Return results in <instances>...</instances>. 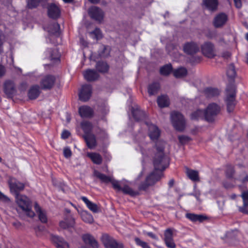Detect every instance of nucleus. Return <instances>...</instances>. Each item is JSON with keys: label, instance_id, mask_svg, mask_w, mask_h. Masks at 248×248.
<instances>
[{"label": "nucleus", "instance_id": "obj_1", "mask_svg": "<svg viewBox=\"0 0 248 248\" xmlns=\"http://www.w3.org/2000/svg\"><path fill=\"white\" fill-rule=\"evenodd\" d=\"M131 113L134 119L137 121V124L135 125L140 127L139 130L138 134L134 137L135 149L140 152L143 159L150 157L152 155L153 152L151 149L152 145L150 143L146 142L145 140L146 131L144 129L147 128L148 129V135L150 140L153 141H155V155H157V143L159 141L163 142V149H164L166 143L162 140H158L161 134V131L158 127L155 124L151 123L146 120V115L145 112L140 110L138 106L132 107L131 108Z\"/></svg>", "mask_w": 248, "mask_h": 248}, {"label": "nucleus", "instance_id": "obj_2", "mask_svg": "<svg viewBox=\"0 0 248 248\" xmlns=\"http://www.w3.org/2000/svg\"><path fill=\"white\" fill-rule=\"evenodd\" d=\"M163 142L159 141L157 144V155H154L153 163L155 170L146 178L144 183L141 184L139 187L140 190H145L148 186L155 184L162 176V171L168 166V159L163 153Z\"/></svg>", "mask_w": 248, "mask_h": 248}, {"label": "nucleus", "instance_id": "obj_3", "mask_svg": "<svg viewBox=\"0 0 248 248\" xmlns=\"http://www.w3.org/2000/svg\"><path fill=\"white\" fill-rule=\"evenodd\" d=\"M93 175L98 178L102 183H111L113 188L118 191H122L124 194L131 196H136L139 194L138 191L133 190L127 185H124L122 182L115 180L112 176H107L96 170H94Z\"/></svg>", "mask_w": 248, "mask_h": 248}, {"label": "nucleus", "instance_id": "obj_4", "mask_svg": "<svg viewBox=\"0 0 248 248\" xmlns=\"http://www.w3.org/2000/svg\"><path fill=\"white\" fill-rule=\"evenodd\" d=\"M16 202L18 206V212L20 210L31 218L35 216V213L31 209V201L28 197L23 195H17L16 196Z\"/></svg>", "mask_w": 248, "mask_h": 248}, {"label": "nucleus", "instance_id": "obj_5", "mask_svg": "<svg viewBox=\"0 0 248 248\" xmlns=\"http://www.w3.org/2000/svg\"><path fill=\"white\" fill-rule=\"evenodd\" d=\"M81 127L84 132L83 136L88 147L90 149L94 148L96 145L95 136L91 133L93 128L92 124L88 121H83L81 123Z\"/></svg>", "mask_w": 248, "mask_h": 248}, {"label": "nucleus", "instance_id": "obj_6", "mask_svg": "<svg viewBox=\"0 0 248 248\" xmlns=\"http://www.w3.org/2000/svg\"><path fill=\"white\" fill-rule=\"evenodd\" d=\"M221 107L215 103L209 104L204 110L205 120L209 122H212L220 113Z\"/></svg>", "mask_w": 248, "mask_h": 248}, {"label": "nucleus", "instance_id": "obj_7", "mask_svg": "<svg viewBox=\"0 0 248 248\" xmlns=\"http://www.w3.org/2000/svg\"><path fill=\"white\" fill-rule=\"evenodd\" d=\"M171 121L173 127L178 131H182L185 127V120L183 116L179 112L173 111L171 113Z\"/></svg>", "mask_w": 248, "mask_h": 248}, {"label": "nucleus", "instance_id": "obj_8", "mask_svg": "<svg viewBox=\"0 0 248 248\" xmlns=\"http://www.w3.org/2000/svg\"><path fill=\"white\" fill-rule=\"evenodd\" d=\"M227 109L229 112L232 111L235 105V89L233 86H228L226 89Z\"/></svg>", "mask_w": 248, "mask_h": 248}, {"label": "nucleus", "instance_id": "obj_9", "mask_svg": "<svg viewBox=\"0 0 248 248\" xmlns=\"http://www.w3.org/2000/svg\"><path fill=\"white\" fill-rule=\"evenodd\" d=\"M101 240L105 248H124L123 243L117 242L108 234L103 235Z\"/></svg>", "mask_w": 248, "mask_h": 248}, {"label": "nucleus", "instance_id": "obj_10", "mask_svg": "<svg viewBox=\"0 0 248 248\" xmlns=\"http://www.w3.org/2000/svg\"><path fill=\"white\" fill-rule=\"evenodd\" d=\"M46 58L48 59L54 64H58L60 62V53L57 47H49L45 52Z\"/></svg>", "mask_w": 248, "mask_h": 248}, {"label": "nucleus", "instance_id": "obj_11", "mask_svg": "<svg viewBox=\"0 0 248 248\" xmlns=\"http://www.w3.org/2000/svg\"><path fill=\"white\" fill-rule=\"evenodd\" d=\"M56 78L52 75L44 76L40 81L41 88L44 90L50 89L54 85Z\"/></svg>", "mask_w": 248, "mask_h": 248}, {"label": "nucleus", "instance_id": "obj_12", "mask_svg": "<svg viewBox=\"0 0 248 248\" xmlns=\"http://www.w3.org/2000/svg\"><path fill=\"white\" fill-rule=\"evenodd\" d=\"M9 186L11 192L14 194L16 196L19 195L18 192L22 190L24 188V185L17 181L14 178H10L8 181Z\"/></svg>", "mask_w": 248, "mask_h": 248}, {"label": "nucleus", "instance_id": "obj_13", "mask_svg": "<svg viewBox=\"0 0 248 248\" xmlns=\"http://www.w3.org/2000/svg\"><path fill=\"white\" fill-rule=\"evenodd\" d=\"M3 91L9 98H12L16 93L15 83L11 80H6L3 83Z\"/></svg>", "mask_w": 248, "mask_h": 248}, {"label": "nucleus", "instance_id": "obj_14", "mask_svg": "<svg viewBox=\"0 0 248 248\" xmlns=\"http://www.w3.org/2000/svg\"><path fill=\"white\" fill-rule=\"evenodd\" d=\"M92 93V89L91 85L88 84L82 85L78 94L80 100L83 102L88 101L91 96Z\"/></svg>", "mask_w": 248, "mask_h": 248}, {"label": "nucleus", "instance_id": "obj_15", "mask_svg": "<svg viewBox=\"0 0 248 248\" xmlns=\"http://www.w3.org/2000/svg\"><path fill=\"white\" fill-rule=\"evenodd\" d=\"M200 47H183L184 51L189 55L188 58L190 62L192 63L199 62L201 60V58L196 56V53L199 50Z\"/></svg>", "mask_w": 248, "mask_h": 248}, {"label": "nucleus", "instance_id": "obj_16", "mask_svg": "<svg viewBox=\"0 0 248 248\" xmlns=\"http://www.w3.org/2000/svg\"><path fill=\"white\" fill-rule=\"evenodd\" d=\"M88 14L92 18L99 21L103 19L104 16L102 10L96 6L90 7L88 10Z\"/></svg>", "mask_w": 248, "mask_h": 248}, {"label": "nucleus", "instance_id": "obj_17", "mask_svg": "<svg viewBox=\"0 0 248 248\" xmlns=\"http://www.w3.org/2000/svg\"><path fill=\"white\" fill-rule=\"evenodd\" d=\"M51 240L57 248H69L68 243L63 238L57 235H52Z\"/></svg>", "mask_w": 248, "mask_h": 248}, {"label": "nucleus", "instance_id": "obj_18", "mask_svg": "<svg viewBox=\"0 0 248 248\" xmlns=\"http://www.w3.org/2000/svg\"><path fill=\"white\" fill-rule=\"evenodd\" d=\"M228 20L227 16L224 13H219L214 18L213 24L216 28L221 27L223 26Z\"/></svg>", "mask_w": 248, "mask_h": 248}, {"label": "nucleus", "instance_id": "obj_19", "mask_svg": "<svg viewBox=\"0 0 248 248\" xmlns=\"http://www.w3.org/2000/svg\"><path fill=\"white\" fill-rule=\"evenodd\" d=\"M81 199L85 203L88 208L93 213H97L100 210V207L97 204L90 201L86 197L82 196Z\"/></svg>", "mask_w": 248, "mask_h": 248}, {"label": "nucleus", "instance_id": "obj_20", "mask_svg": "<svg viewBox=\"0 0 248 248\" xmlns=\"http://www.w3.org/2000/svg\"><path fill=\"white\" fill-rule=\"evenodd\" d=\"M75 219L72 217H65L59 223L60 227L63 229L72 228L75 225Z\"/></svg>", "mask_w": 248, "mask_h": 248}, {"label": "nucleus", "instance_id": "obj_21", "mask_svg": "<svg viewBox=\"0 0 248 248\" xmlns=\"http://www.w3.org/2000/svg\"><path fill=\"white\" fill-rule=\"evenodd\" d=\"M78 112L82 118L91 117L93 115V110L87 106H82L79 108Z\"/></svg>", "mask_w": 248, "mask_h": 248}, {"label": "nucleus", "instance_id": "obj_22", "mask_svg": "<svg viewBox=\"0 0 248 248\" xmlns=\"http://www.w3.org/2000/svg\"><path fill=\"white\" fill-rule=\"evenodd\" d=\"M48 15L52 18H57L60 15L59 7L55 4H50L48 8Z\"/></svg>", "mask_w": 248, "mask_h": 248}, {"label": "nucleus", "instance_id": "obj_23", "mask_svg": "<svg viewBox=\"0 0 248 248\" xmlns=\"http://www.w3.org/2000/svg\"><path fill=\"white\" fill-rule=\"evenodd\" d=\"M34 209L38 214V218L42 223H46L47 222V217L45 211L43 210L37 203L34 204Z\"/></svg>", "mask_w": 248, "mask_h": 248}, {"label": "nucleus", "instance_id": "obj_24", "mask_svg": "<svg viewBox=\"0 0 248 248\" xmlns=\"http://www.w3.org/2000/svg\"><path fill=\"white\" fill-rule=\"evenodd\" d=\"M241 196L243 199V205L239 207V210L243 213L248 214L247 210V207H248V191L242 192Z\"/></svg>", "mask_w": 248, "mask_h": 248}, {"label": "nucleus", "instance_id": "obj_25", "mask_svg": "<svg viewBox=\"0 0 248 248\" xmlns=\"http://www.w3.org/2000/svg\"><path fill=\"white\" fill-rule=\"evenodd\" d=\"M85 79L89 81H92L99 78L98 74L94 70L88 69L83 73Z\"/></svg>", "mask_w": 248, "mask_h": 248}, {"label": "nucleus", "instance_id": "obj_26", "mask_svg": "<svg viewBox=\"0 0 248 248\" xmlns=\"http://www.w3.org/2000/svg\"><path fill=\"white\" fill-rule=\"evenodd\" d=\"M218 4L217 0H203V1L204 7L210 11L216 10Z\"/></svg>", "mask_w": 248, "mask_h": 248}, {"label": "nucleus", "instance_id": "obj_27", "mask_svg": "<svg viewBox=\"0 0 248 248\" xmlns=\"http://www.w3.org/2000/svg\"><path fill=\"white\" fill-rule=\"evenodd\" d=\"M226 75L228 79L231 81L233 82L236 76V72L235 67L233 64H230L227 69Z\"/></svg>", "mask_w": 248, "mask_h": 248}, {"label": "nucleus", "instance_id": "obj_28", "mask_svg": "<svg viewBox=\"0 0 248 248\" xmlns=\"http://www.w3.org/2000/svg\"><path fill=\"white\" fill-rule=\"evenodd\" d=\"M204 93L207 98H213L219 94V91L215 88L207 87L204 90Z\"/></svg>", "mask_w": 248, "mask_h": 248}, {"label": "nucleus", "instance_id": "obj_29", "mask_svg": "<svg viewBox=\"0 0 248 248\" xmlns=\"http://www.w3.org/2000/svg\"><path fill=\"white\" fill-rule=\"evenodd\" d=\"M40 93V87L38 85L32 86L29 91L28 96L30 99H36Z\"/></svg>", "mask_w": 248, "mask_h": 248}, {"label": "nucleus", "instance_id": "obj_30", "mask_svg": "<svg viewBox=\"0 0 248 248\" xmlns=\"http://www.w3.org/2000/svg\"><path fill=\"white\" fill-rule=\"evenodd\" d=\"M186 217L187 218L189 219V220L193 222H195L197 221L202 222V221L206 219V217L204 216L192 213H187L186 215Z\"/></svg>", "mask_w": 248, "mask_h": 248}, {"label": "nucleus", "instance_id": "obj_31", "mask_svg": "<svg viewBox=\"0 0 248 248\" xmlns=\"http://www.w3.org/2000/svg\"><path fill=\"white\" fill-rule=\"evenodd\" d=\"M87 155L96 164H100L102 161L101 156L96 153H87Z\"/></svg>", "mask_w": 248, "mask_h": 248}, {"label": "nucleus", "instance_id": "obj_32", "mask_svg": "<svg viewBox=\"0 0 248 248\" xmlns=\"http://www.w3.org/2000/svg\"><path fill=\"white\" fill-rule=\"evenodd\" d=\"M81 217L83 221L86 223H91L93 221L92 215L88 211L83 210L80 213Z\"/></svg>", "mask_w": 248, "mask_h": 248}, {"label": "nucleus", "instance_id": "obj_33", "mask_svg": "<svg viewBox=\"0 0 248 248\" xmlns=\"http://www.w3.org/2000/svg\"><path fill=\"white\" fill-rule=\"evenodd\" d=\"M158 105L160 108H164L169 106V100L167 95H162L159 96L157 100Z\"/></svg>", "mask_w": 248, "mask_h": 248}, {"label": "nucleus", "instance_id": "obj_34", "mask_svg": "<svg viewBox=\"0 0 248 248\" xmlns=\"http://www.w3.org/2000/svg\"><path fill=\"white\" fill-rule=\"evenodd\" d=\"M160 89V85L157 82H154L149 85L148 92L150 95L156 94Z\"/></svg>", "mask_w": 248, "mask_h": 248}, {"label": "nucleus", "instance_id": "obj_35", "mask_svg": "<svg viewBox=\"0 0 248 248\" xmlns=\"http://www.w3.org/2000/svg\"><path fill=\"white\" fill-rule=\"evenodd\" d=\"M186 174L188 178L194 182L199 181V173L197 170L187 169L186 171Z\"/></svg>", "mask_w": 248, "mask_h": 248}, {"label": "nucleus", "instance_id": "obj_36", "mask_svg": "<svg viewBox=\"0 0 248 248\" xmlns=\"http://www.w3.org/2000/svg\"><path fill=\"white\" fill-rule=\"evenodd\" d=\"M96 68L100 73H106L108 71L109 66L106 62H98L96 63Z\"/></svg>", "mask_w": 248, "mask_h": 248}, {"label": "nucleus", "instance_id": "obj_37", "mask_svg": "<svg viewBox=\"0 0 248 248\" xmlns=\"http://www.w3.org/2000/svg\"><path fill=\"white\" fill-rule=\"evenodd\" d=\"M202 54L208 58H213L215 56L214 47H201Z\"/></svg>", "mask_w": 248, "mask_h": 248}, {"label": "nucleus", "instance_id": "obj_38", "mask_svg": "<svg viewBox=\"0 0 248 248\" xmlns=\"http://www.w3.org/2000/svg\"><path fill=\"white\" fill-rule=\"evenodd\" d=\"M187 70L184 67H179L174 70L173 75L176 78H183L187 74Z\"/></svg>", "mask_w": 248, "mask_h": 248}, {"label": "nucleus", "instance_id": "obj_39", "mask_svg": "<svg viewBox=\"0 0 248 248\" xmlns=\"http://www.w3.org/2000/svg\"><path fill=\"white\" fill-rule=\"evenodd\" d=\"M89 36L91 38L97 41L102 37V34L100 29L96 28L93 31L89 32Z\"/></svg>", "mask_w": 248, "mask_h": 248}, {"label": "nucleus", "instance_id": "obj_40", "mask_svg": "<svg viewBox=\"0 0 248 248\" xmlns=\"http://www.w3.org/2000/svg\"><path fill=\"white\" fill-rule=\"evenodd\" d=\"M172 69L171 64H166L160 68V74L164 76H167L172 71Z\"/></svg>", "mask_w": 248, "mask_h": 248}, {"label": "nucleus", "instance_id": "obj_41", "mask_svg": "<svg viewBox=\"0 0 248 248\" xmlns=\"http://www.w3.org/2000/svg\"><path fill=\"white\" fill-rule=\"evenodd\" d=\"M173 239V231L171 229H168L164 232V241Z\"/></svg>", "mask_w": 248, "mask_h": 248}, {"label": "nucleus", "instance_id": "obj_42", "mask_svg": "<svg viewBox=\"0 0 248 248\" xmlns=\"http://www.w3.org/2000/svg\"><path fill=\"white\" fill-rule=\"evenodd\" d=\"M233 173L234 170L233 167L231 165H228L226 170V175L227 178L228 179H232Z\"/></svg>", "mask_w": 248, "mask_h": 248}, {"label": "nucleus", "instance_id": "obj_43", "mask_svg": "<svg viewBox=\"0 0 248 248\" xmlns=\"http://www.w3.org/2000/svg\"><path fill=\"white\" fill-rule=\"evenodd\" d=\"M100 52L99 54L100 57H106L109 55L110 52V47H101Z\"/></svg>", "mask_w": 248, "mask_h": 248}, {"label": "nucleus", "instance_id": "obj_44", "mask_svg": "<svg viewBox=\"0 0 248 248\" xmlns=\"http://www.w3.org/2000/svg\"><path fill=\"white\" fill-rule=\"evenodd\" d=\"M135 241L137 245L140 246L142 248H150V246L146 242L142 241L138 237L135 238Z\"/></svg>", "mask_w": 248, "mask_h": 248}, {"label": "nucleus", "instance_id": "obj_45", "mask_svg": "<svg viewBox=\"0 0 248 248\" xmlns=\"http://www.w3.org/2000/svg\"><path fill=\"white\" fill-rule=\"evenodd\" d=\"M202 114H204V111L202 110L198 109L191 114V118L192 119H198Z\"/></svg>", "mask_w": 248, "mask_h": 248}, {"label": "nucleus", "instance_id": "obj_46", "mask_svg": "<svg viewBox=\"0 0 248 248\" xmlns=\"http://www.w3.org/2000/svg\"><path fill=\"white\" fill-rule=\"evenodd\" d=\"M40 2V0H28L27 5L29 8H33L37 7Z\"/></svg>", "mask_w": 248, "mask_h": 248}, {"label": "nucleus", "instance_id": "obj_47", "mask_svg": "<svg viewBox=\"0 0 248 248\" xmlns=\"http://www.w3.org/2000/svg\"><path fill=\"white\" fill-rule=\"evenodd\" d=\"M0 202L9 203L10 202V200L8 197L0 192Z\"/></svg>", "mask_w": 248, "mask_h": 248}, {"label": "nucleus", "instance_id": "obj_48", "mask_svg": "<svg viewBox=\"0 0 248 248\" xmlns=\"http://www.w3.org/2000/svg\"><path fill=\"white\" fill-rule=\"evenodd\" d=\"M178 139L179 142L182 144L186 143L190 140V138L186 136H179L178 137Z\"/></svg>", "mask_w": 248, "mask_h": 248}, {"label": "nucleus", "instance_id": "obj_49", "mask_svg": "<svg viewBox=\"0 0 248 248\" xmlns=\"http://www.w3.org/2000/svg\"><path fill=\"white\" fill-rule=\"evenodd\" d=\"M234 181H239L240 182L244 184L247 182H248V176L246 175L245 174H243L241 175L239 178L235 179Z\"/></svg>", "mask_w": 248, "mask_h": 248}, {"label": "nucleus", "instance_id": "obj_50", "mask_svg": "<svg viewBox=\"0 0 248 248\" xmlns=\"http://www.w3.org/2000/svg\"><path fill=\"white\" fill-rule=\"evenodd\" d=\"M166 246L169 248H175L176 245L174 243L173 238L169 240L165 241Z\"/></svg>", "mask_w": 248, "mask_h": 248}, {"label": "nucleus", "instance_id": "obj_51", "mask_svg": "<svg viewBox=\"0 0 248 248\" xmlns=\"http://www.w3.org/2000/svg\"><path fill=\"white\" fill-rule=\"evenodd\" d=\"M63 155L66 158H69L71 156L72 153L69 148H65L63 150Z\"/></svg>", "mask_w": 248, "mask_h": 248}, {"label": "nucleus", "instance_id": "obj_52", "mask_svg": "<svg viewBox=\"0 0 248 248\" xmlns=\"http://www.w3.org/2000/svg\"><path fill=\"white\" fill-rule=\"evenodd\" d=\"M6 67L0 64V78L3 77L6 74Z\"/></svg>", "mask_w": 248, "mask_h": 248}, {"label": "nucleus", "instance_id": "obj_53", "mask_svg": "<svg viewBox=\"0 0 248 248\" xmlns=\"http://www.w3.org/2000/svg\"><path fill=\"white\" fill-rule=\"evenodd\" d=\"M70 132L67 130H64L61 135V137L63 139H67L70 136Z\"/></svg>", "mask_w": 248, "mask_h": 248}, {"label": "nucleus", "instance_id": "obj_54", "mask_svg": "<svg viewBox=\"0 0 248 248\" xmlns=\"http://www.w3.org/2000/svg\"><path fill=\"white\" fill-rule=\"evenodd\" d=\"M191 195H192L195 197V198L197 199L198 201H199V197L200 196L201 193L199 190H195L193 194H191Z\"/></svg>", "mask_w": 248, "mask_h": 248}, {"label": "nucleus", "instance_id": "obj_55", "mask_svg": "<svg viewBox=\"0 0 248 248\" xmlns=\"http://www.w3.org/2000/svg\"><path fill=\"white\" fill-rule=\"evenodd\" d=\"M45 230V228L43 226H38L37 227L35 228V231L37 234V235H40V232H42Z\"/></svg>", "mask_w": 248, "mask_h": 248}, {"label": "nucleus", "instance_id": "obj_56", "mask_svg": "<svg viewBox=\"0 0 248 248\" xmlns=\"http://www.w3.org/2000/svg\"><path fill=\"white\" fill-rule=\"evenodd\" d=\"M231 56V53L229 51H225L222 54L221 56L225 59H228Z\"/></svg>", "mask_w": 248, "mask_h": 248}, {"label": "nucleus", "instance_id": "obj_57", "mask_svg": "<svg viewBox=\"0 0 248 248\" xmlns=\"http://www.w3.org/2000/svg\"><path fill=\"white\" fill-rule=\"evenodd\" d=\"M235 6L237 8H240L242 6L241 0H234Z\"/></svg>", "mask_w": 248, "mask_h": 248}, {"label": "nucleus", "instance_id": "obj_58", "mask_svg": "<svg viewBox=\"0 0 248 248\" xmlns=\"http://www.w3.org/2000/svg\"><path fill=\"white\" fill-rule=\"evenodd\" d=\"M197 46V44H196L195 42H188V43H187L185 46H189V47H191V46Z\"/></svg>", "mask_w": 248, "mask_h": 248}, {"label": "nucleus", "instance_id": "obj_59", "mask_svg": "<svg viewBox=\"0 0 248 248\" xmlns=\"http://www.w3.org/2000/svg\"><path fill=\"white\" fill-rule=\"evenodd\" d=\"M13 225L16 228L18 229L21 226V224L20 222L16 221L13 223Z\"/></svg>", "mask_w": 248, "mask_h": 248}, {"label": "nucleus", "instance_id": "obj_60", "mask_svg": "<svg viewBox=\"0 0 248 248\" xmlns=\"http://www.w3.org/2000/svg\"><path fill=\"white\" fill-rule=\"evenodd\" d=\"M147 234L150 237L154 239H157V237L153 232H147Z\"/></svg>", "mask_w": 248, "mask_h": 248}, {"label": "nucleus", "instance_id": "obj_61", "mask_svg": "<svg viewBox=\"0 0 248 248\" xmlns=\"http://www.w3.org/2000/svg\"><path fill=\"white\" fill-rule=\"evenodd\" d=\"M223 185H224V187L227 188H231V187H233L234 186L233 184H228L227 182H224Z\"/></svg>", "mask_w": 248, "mask_h": 248}, {"label": "nucleus", "instance_id": "obj_62", "mask_svg": "<svg viewBox=\"0 0 248 248\" xmlns=\"http://www.w3.org/2000/svg\"><path fill=\"white\" fill-rule=\"evenodd\" d=\"M174 181L173 179H171L169 182V183H168V185L170 187H172L173 185H174Z\"/></svg>", "mask_w": 248, "mask_h": 248}, {"label": "nucleus", "instance_id": "obj_63", "mask_svg": "<svg viewBox=\"0 0 248 248\" xmlns=\"http://www.w3.org/2000/svg\"><path fill=\"white\" fill-rule=\"evenodd\" d=\"M142 165H143V164H142ZM144 166H143V170H142L141 171V172L140 173V174H139V175L138 176V178H137V180H139L140 179V178L143 175V171H144Z\"/></svg>", "mask_w": 248, "mask_h": 248}, {"label": "nucleus", "instance_id": "obj_64", "mask_svg": "<svg viewBox=\"0 0 248 248\" xmlns=\"http://www.w3.org/2000/svg\"><path fill=\"white\" fill-rule=\"evenodd\" d=\"M245 62L248 65V52L246 53Z\"/></svg>", "mask_w": 248, "mask_h": 248}]
</instances>
